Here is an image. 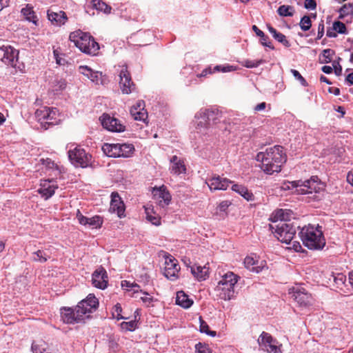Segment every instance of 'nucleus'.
Listing matches in <instances>:
<instances>
[{"label":"nucleus","mask_w":353,"mask_h":353,"mask_svg":"<svg viewBox=\"0 0 353 353\" xmlns=\"http://www.w3.org/2000/svg\"><path fill=\"white\" fill-rule=\"evenodd\" d=\"M334 50L327 48L325 49L322 52V58L323 59L321 61L322 63H328L332 61V57L334 55Z\"/></svg>","instance_id":"nucleus-43"},{"label":"nucleus","mask_w":353,"mask_h":353,"mask_svg":"<svg viewBox=\"0 0 353 353\" xmlns=\"http://www.w3.org/2000/svg\"><path fill=\"white\" fill-rule=\"evenodd\" d=\"M200 322V332L203 333H205L208 335L211 336H215L216 332L215 331L210 330V327L208 323L202 319L201 316L199 317Z\"/></svg>","instance_id":"nucleus-42"},{"label":"nucleus","mask_w":353,"mask_h":353,"mask_svg":"<svg viewBox=\"0 0 353 353\" xmlns=\"http://www.w3.org/2000/svg\"><path fill=\"white\" fill-rule=\"evenodd\" d=\"M125 204L121 200L119 193L117 192H113L111 194L110 211L112 212H117L118 216L119 218H122L125 216Z\"/></svg>","instance_id":"nucleus-14"},{"label":"nucleus","mask_w":353,"mask_h":353,"mask_svg":"<svg viewBox=\"0 0 353 353\" xmlns=\"http://www.w3.org/2000/svg\"><path fill=\"white\" fill-rule=\"evenodd\" d=\"M98 306V299L94 294H90L76 306L77 313H78V316H80L81 318H82V321H83L85 317L88 318L90 314L95 312Z\"/></svg>","instance_id":"nucleus-7"},{"label":"nucleus","mask_w":353,"mask_h":353,"mask_svg":"<svg viewBox=\"0 0 353 353\" xmlns=\"http://www.w3.org/2000/svg\"><path fill=\"white\" fill-rule=\"evenodd\" d=\"M68 157L75 166L86 168L90 163L91 155L87 154L84 149L78 146L68 151Z\"/></svg>","instance_id":"nucleus-8"},{"label":"nucleus","mask_w":353,"mask_h":353,"mask_svg":"<svg viewBox=\"0 0 353 353\" xmlns=\"http://www.w3.org/2000/svg\"><path fill=\"white\" fill-rule=\"evenodd\" d=\"M304 7L309 10H315L316 8V0H305Z\"/></svg>","instance_id":"nucleus-54"},{"label":"nucleus","mask_w":353,"mask_h":353,"mask_svg":"<svg viewBox=\"0 0 353 353\" xmlns=\"http://www.w3.org/2000/svg\"><path fill=\"white\" fill-rule=\"evenodd\" d=\"M104 154L110 157H119V143H104L102 146Z\"/></svg>","instance_id":"nucleus-31"},{"label":"nucleus","mask_w":353,"mask_h":353,"mask_svg":"<svg viewBox=\"0 0 353 353\" xmlns=\"http://www.w3.org/2000/svg\"><path fill=\"white\" fill-rule=\"evenodd\" d=\"M266 108V103L265 102H262L261 103H259L258 105H256L254 110L255 112H259V111H261V110H264Z\"/></svg>","instance_id":"nucleus-59"},{"label":"nucleus","mask_w":353,"mask_h":353,"mask_svg":"<svg viewBox=\"0 0 353 353\" xmlns=\"http://www.w3.org/2000/svg\"><path fill=\"white\" fill-rule=\"evenodd\" d=\"M333 30H335L337 33L339 34H346L347 33V28L343 22L339 21H334L332 24Z\"/></svg>","instance_id":"nucleus-46"},{"label":"nucleus","mask_w":353,"mask_h":353,"mask_svg":"<svg viewBox=\"0 0 353 353\" xmlns=\"http://www.w3.org/2000/svg\"><path fill=\"white\" fill-rule=\"evenodd\" d=\"M128 291H130V292L132 291V294L139 293V292H142V290L140 289V286L135 283H132V287L130 289L128 290Z\"/></svg>","instance_id":"nucleus-58"},{"label":"nucleus","mask_w":353,"mask_h":353,"mask_svg":"<svg viewBox=\"0 0 353 353\" xmlns=\"http://www.w3.org/2000/svg\"><path fill=\"white\" fill-rule=\"evenodd\" d=\"M143 294V296H141L140 299L147 305L150 306L152 305V303L153 301V297L149 296L148 293L143 292H142Z\"/></svg>","instance_id":"nucleus-53"},{"label":"nucleus","mask_w":353,"mask_h":353,"mask_svg":"<svg viewBox=\"0 0 353 353\" xmlns=\"http://www.w3.org/2000/svg\"><path fill=\"white\" fill-rule=\"evenodd\" d=\"M264 61L263 59L259 60H250L247 59L244 61V66L248 68H256L260 64L263 63Z\"/></svg>","instance_id":"nucleus-47"},{"label":"nucleus","mask_w":353,"mask_h":353,"mask_svg":"<svg viewBox=\"0 0 353 353\" xmlns=\"http://www.w3.org/2000/svg\"><path fill=\"white\" fill-rule=\"evenodd\" d=\"M196 353H212L209 347L206 345H203L201 343L195 346Z\"/></svg>","instance_id":"nucleus-50"},{"label":"nucleus","mask_w":353,"mask_h":353,"mask_svg":"<svg viewBox=\"0 0 353 353\" xmlns=\"http://www.w3.org/2000/svg\"><path fill=\"white\" fill-rule=\"evenodd\" d=\"M230 205V203L227 201H222L220 203L219 208L221 211H225Z\"/></svg>","instance_id":"nucleus-60"},{"label":"nucleus","mask_w":353,"mask_h":353,"mask_svg":"<svg viewBox=\"0 0 353 353\" xmlns=\"http://www.w3.org/2000/svg\"><path fill=\"white\" fill-rule=\"evenodd\" d=\"M35 115L39 121H45L47 123L50 125H54L57 123V112L54 108L43 107L39 110H37Z\"/></svg>","instance_id":"nucleus-16"},{"label":"nucleus","mask_w":353,"mask_h":353,"mask_svg":"<svg viewBox=\"0 0 353 353\" xmlns=\"http://www.w3.org/2000/svg\"><path fill=\"white\" fill-rule=\"evenodd\" d=\"M103 127L111 132H121L125 130V126L118 119L103 114L101 117Z\"/></svg>","instance_id":"nucleus-10"},{"label":"nucleus","mask_w":353,"mask_h":353,"mask_svg":"<svg viewBox=\"0 0 353 353\" xmlns=\"http://www.w3.org/2000/svg\"><path fill=\"white\" fill-rule=\"evenodd\" d=\"M49 256L41 250H39L33 253L32 261L35 262L45 263L48 261Z\"/></svg>","instance_id":"nucleus-40"},{"label":"nucleus","mask_w":353,"mask_h":353,"mask_svg":"<svg viewBox=\"0 0 353 353\" xmlns=\"http://www.w3.org/2000/svg\"><path fill=\"white\" fill-rule=\"evenodd\" d=\"M92 8L108 14L111 12L112 8L103 0H91Z\"/></svg>","instance_id":"nucleus-33"},{"label":"nucleus","mask_w":353,"mask_h":353,"mask_svg":"<svg viewBox=\"0 0 353 353\" xmlns=\"http://www.w3.org/2000/svg\"><path fill=\"white\" fill-rule=\"evenodd\" d=\"M215 114H218V111L210 110H205L203 111H201L199 112L200 117L204 119L205 121L204 122L200 121L197 124V125L206 128L209 124V121H210L211 119H214L212 117Z\"/></svg>","instance_id":"nucleus-36"},{"label":"nucleus","mask_w":353,"mask_h":353,"mask_svg":"<svg viewBox=\"0 0 353 353\" xmlns=\"http://www.w3.org/2000/svg\"><path fill=\"white\" fill-rule=\"evenodd\" d=\"M119 85L123 94H130L135 90V84L132 81L126 65L121 66L119 71Z\"/></svg>","instance_id":"nucleus-9"},{"label":"nucleus","mask_w":353,"mask_h":353,"mask_svg":"<svg viewBox=\"0 0 353 353\" xmlns=\"http://www.w3.org/2000/svg\"><path fill=\"white\" fill-rule=\"evenodd\" d=\"M61 316L65 323L73 324L82 321V318L78 316L77 310L71 307H63L61 310Z\"/></svg>","instance_id":"nucleus-19"},{"label":"nucleus","mask_w":353,"mask_h":353,"mask_svg":"<svg viewBox=\"0 0 353 353\" xmlns=\"http://www.w3.org/2000/svg\"><path fill=\"white\" fill-rule=\"evenodd\" d=\"M48 19L54 24L61 26L66 23L68 17L65 12H53L50 10L47 12Z\"/></svg>","instance_id":"nucleus-25"},{"label":"nucleus","mask_w":353,"mask_h":353,"mask_svg":"<svg viewBox=\"0 0 353 353\" xmlns=\"http://www.w3.org/2000/svg\"><path fill=\"white\" fill-rule=\"evenodd\" d=\"M176 303L183 308L188 309L192 306L193 301L183 291H179L176 293Z\"/></svg>","instance_id":"nucleus-30"},{"label":"nucleus","mask_w":353,"mask_h":353,"mask_svg":"<svg viewBox=\"0 0 353 353\" xmlns=\"http://www.w3.org/2000/svg\"><path fill=\"white\" fill-rule=\"evenodd\" d=\"M152 194L159 201V205L163 208L168 205L171 201V194L164 185L159 188L154 187L152 190Z\"/></svg>","instance_id":"nucleus-15"},{"label":"nucleus","mask_w":353,"mask_h":353,"mask_svg":"<svg viewBox=\"0 0 353 353\" xmlns=\"http://www.w3.org/2000/svg\"><path fill=\"white\" fill-rule=\"evenodd\" d=\"M232 190L240 194L248 201H252L254 200V196L253 193L243 185L234 184L232 186Z\"/></svg>","instance_id":"nucleus-28"},{"label":"nucleus","mask_w":353,"mask_h":353,"mask_svg":"<svg viewBox=\"0 0 353 353\" xmlns=\"http://www.w3.org/2000/svg\"><path fill=\"white\" fill-rule=\"evenodd\" d=\"M21 12L27 21L33 23L36 26L38 24L37 16L30 4H26V7L21 9Z\"/></svg>","instance_id":"nucleus-29"},{"label":"nucleus","mask_w":353,"mask_h":353,"mask_svg":"<svg viewBox=\"0 0 353 353\" xmlns=\"http://www.w3.org/2000/svg\"><path fill=\"white\" fill-rule=\"evenodd\" d=\"M52 182L51 180H43L41 181L40 188L38 190V192L45 199L50 198L55 192V190L58 188V186L54 184H50Z\"/></svg>","instance_id":"nucleus-23"},{"label":"nucleus","mask_w":353,"mask_h":353,"mask_svg":"<svg viewBox=\"0 0 353 353\" xmlns=\"http://www.w3.org/2000/svg\"><path fill=\"white\" fill-rule=\"evenodd\" d=\"M69 39L81 52L90 55L98 54L99 45L90 34L78 30L70 34Z\"/></svg>","instance_id":"nucleus-3"},{"label":"nucleus","mask_w":353,"mask_h":353,"mask_svg":"<svg viewBox=\"0 0 353 353\" xmlns=\"http://www.w3.org/2000/svg\"><path fill=\"white\" fill-rule=\"evenodd\" d=\"M340 18H343L344 16L353 14V4L347 3L343 5L340 9Z\"/></svg>","instance_id":"nucleus-45"},{"label":"nucleus","mask_w":353,"mask_h":353,"mask_svg":"<svg viewBox=\"0 0 353 353\" xmlns=\"http://www.w3.org/2000/svg\"><path fill=\"white\" fill-rule=\"evenodd\" d=\"M291 72L292 73L294 77L297 80H299L300 81L301 85H303V86H307V83L306 80L302 77V75L299 73V71H297L296 70L292 69L291 70Z\"/></svg>","instance_id":"nucleus-52"},{"label":"nucleus","mask_w":353,"mask_h":353,"mask_svg":"<svg viewBox=\"0 0 353 353\" xmlns=\"http://www.w3.org/2000/svg\"><path fill=\"white\" fill-rule=\"evenodd\" d=\"M303 245L310 250H321L325 245L321 227L308 225L304 226L299 232Z\"/></svg>","instance_id":"nucleus-2"},{"label":"nucleus","mask_w":353,"mask_h":353,"mask_svg":"<svg viewBox=\"0 0 353 353\" xmlns=\"http://www.w3.org/2000/svg\"><path fill=\"white\" fill-rule=\"evenodd\" d=\"M80 73L90 79L92 82L98 84L101 81L102 73L94 71L86 65H81L79 68Z\"/></svg>","instance_id":"nucleus-26"},{"label":"nucleus","mask_w":353,"mask_h":353,"mask_svg":"<svg viewBox=\"0 0 353 353\" xmlns=\"http://www.w3.org/2000/svg\"><path fill=\"white\" fill-rule=\"evenodd\" d=\"M259 37H260V42L263 46H266L271 50L274 49V47L272 46L271 41H270L269 37L267 35L263 34V36H261Z\"/></svg>","instance_id":"nucleus-51"},{"label":"nucleus","mask_w":353,"mask_h":353,"mask_svg":"<svg viewBox=\"0 0 353 353\" xmlns=\"http://www.w3.org/2000/svg\"><path fill=\"white\" fill-rule=\"evenodd\" d=\"M137 323L134 321L128 322H123L121 323V327L123 330L126 331H133L136 329Z\"/></svg>","instance_id":"nucleus-48"},{"label":"nucleus","mask_w":353,"mask_h":353,"mask_svg":"<svg viewBox=\"0 0 353 353\" xmlns=\"http://www.w3.org/2000/svg\"><path fill=\"white\" fill-rule=\"evenodd\" d=\"M252 29L258 37L263 36L264 34V32L260 29H259V28L256 25L252 26Z\"/></svg>","instance_id":"nucleus-62"},{"label":"nucleus","mask_w":353,"mask_h":353,"mask_svg":"<svg viewBox=\"0 0 353 353\" xmlns=\"http://www.w3.org/2000/svg\"><path fill=\"white\" fill-rule=\"evenodd\" d=\"M332 66L336 75L340 76L342 73V66L340 65L339 62L334 61L332 63Z\"/></svg>","instance_id":"nucleus-56"},{"label":"nucleus","mask_w":353,"mask_h":353,"mask_svg":"<svg viewBox=\"0 0 353 353\" xmlns=\"http://www.w3.org/2000/svg\"><path fill=\"white\" fill-rule=\"evenodd\" d=\"M145 102L142 100L138 101L136 104L130 108V114L134 120L145 122L148 119V112L145 109Z\"/></svg>","instance_id":"nucleus-18"},{"label":"nucleus","mask_w":353,"mask_h":353,"mask_svg":"<svg viewBox=\"0 0 353 353\" xmlns=\"http://www.w3.org/2000/svg\"><path fill=\"white\" fill-rule=\"evenodd\" d=\"M92 282L94 287L105 289L108 285V275L105 270L100 267L96 270L92 276Z\"/></svg>","instance_id":"nucleus-17"},{"label":"nucleus","mask_w":353,"mask_h":353,"mask_svg":"<svg viewBox=\"0 0 353 353\" xmlns=\"http://www.w3.org/2000/svg\"><path fill=\"white\" fill-rule=\"evenodd\" d=\"M281 188L284 190L296 189L295 192L299 194H312L317 192L320 189L318 177L312 176L305 181H285L282 184Z\"/></svg>","instance_id":"nucleus-5"},{"label":"nucleus","mask_w":353,"mask_h":353,"mask_svg":"<svg viewBox=\"0 0 353 353\" xmlns=\"http://www.w3.org/2000/svg\"><path fill=\"white\" fill-rule=\"evenodd\" d=\"M103 224V219L98 215L94 216L91 218H88V223L87 225L90 226L92 228H99Z\"/></svg>","instance_id":"nucleus-41"},{"label":"nucleus","mask_w":353,"mask_h":353,"mask_svg":"<svg viewBox=\"0 0 353 353\" xmlns=\"http://www.w3.org/2000/svg\"><path fill=\"white\" fill-rule=\"evenodd\" d=\"M239 276L232 272L225 274L215 288L217 296L223 300H230L234 297V285Z\"/></svg>","instance_id":"nucleus-4"},{"label":"nucleus","mask_w":353,"mask_h":353,"mask_svg":"<svg viewBox=\"0 0 353 353\" xmlns=\"http://www.w3.org/2000/svg\"><path fill=\"white\" fill-rule=\"evenodd\" d=\"M293 296L300 306L307 307L312 305V296L307 292L299 290L294 293Z\"/></svg>","instance_id":"nucleus-24"},{"label":"nucleus","mask_w":353,"mask_h":353,"mask_svg":"<svg viewBox=\"0 0 353 353\" xmlns=\"http://www.w3.org/2000/svg\"><path fill=\"white\" fill-rule=\"evenodd\" d=\"M19 52L10 46H0V59L5 64L16 66Z\"/></svg>","instance_id":"nucleus-11"},{"label":"nucleus","mask_w":353,"mask_h":353,"mask_svg":"<svg viewBox=\"0 0 353 353\" xmlns=\"http://www.w3.org/2000/svg\"><path fill=\"white\" fill-rule=\"evenodd\" d=\"M268 29L272 34V37L279 43H281L285 47L290 46L289 41L286 39V37L283 33L277 32L276 30L270 25H268Z\"/></svg>","instance_id":"nucleus-35"},{"label":"nucleus","mask_w":353,"mask_h":353,"mask_svg":"<svg viewBox=\"0 0 353 353\" xmlns=\"http://www.w3.org/2000/svg\"><path fill=\"white\" fill-rule=\"evenodd\" d=\"M134 152V147L131 143H119V157H130Z\"/></svg>","instance_id":"nucleus-34"},{"label":"nucleus","mask_w":353,"mask_h":353,"mask_svg":"<svg viewBox=\"0 0 353 353\" xmlns=\"http://www.w3.org/2000/svg\"><path fill=\"white\" fill-rule=\"evenodd\" d=\"M10 5V0H0V11L4 8L8 7Z\"/></svg>","instance_id":"nucleus-61"},{"label":"nucleus","mask_w":353,"mask_h":353,"mask_svg":"<svg viewBox=\"0 0 353 353\" xmlns=\"http://www.w3.org/2000/svg\"><path fill=\"white\" fill-rule=\"evenodd\" d=\"M258 261L252 256H247L244 259V264L247 269L250 271L259 272L261 270L260 266L257 265Z\"/></svg>","instance_id":"nucleus-38"},{"label":"nucleus","mask_w":353,"mask_h":353,"mask_svg":"<svg viewBox=\"0 0 353 353\" xmlns=\"http://www.w3.org/2000/svg\"><path fill=\"white\" fill-rule=\"evenodd\" d=\"M205 183L211 191L225 190L233 181L219 175L214 174L210 178L207 179Z\"/></svg>","instance_id":"nucleus-13"},{"label":"nucleus","mask_w":353,"mask_h":353,"mask_svg":"<svg viewBox=\"0 0 353 353\" xmlns=\"http://www.w3.org/2000/svg\"><path fill=\"white\" fill-rule=\"evenodd\" d=\"M144 208L147 220L154 225H161V217L154 212L153 207L152 205H147Z\"/></svg>","instance_id":"nucleus-32"},{"label":"nucleus","mask_w":353,"mask_h":353,"mask_svg":"<svg viewBox=\"0 0 353 353\" xmlns=\"http://www.w3.org/2000/svg\"><path fill=\"white\" fill-rule=\"evenodd\" d=\"M321 70L326 74H330L332 72L333 68L330 65H324L322 67Z\"/></svg>","instance_id":"nucleus-63"},{"label":"nucleus","mask_w":353,"mask_h":353,"mask_svg":"<svg viewBox=\"0 0 353 353\" xmlns=\"http://www.w3.org/2000/svg\"><path fill=\"white\" fill-rule=\"evenodd\" d=\"M270 229L278 240L286 244L292 241L296 232V227L290 223H280L275 227L270 225Z\"/></svg>","instance_id":"nucleus-6"},{"label":"nucleus","mask_w":353,"mask_h":353,"mask_svg":"<svg viewBox=\"0 0 353 353\" xmlns=\"http://www.w3.org/2000/svg\"><path fill=\"white\" fill-rule=\"evenodd\" d=\"M278 14L282 17H292L294 14V9L291 6H281L278 8Z\"/></svg>","instance_id":"nucleus-39"},{"label":"nucleus","mask_w":353,"mask_h":353,"mask_svg":"<svg viewBox=\"0 0 353 353\" xmlns=\"http://www.w3.org/2000/svg\"><path fill=\"white\" fill-rule=\"evenodd\" d=\"M347 181L353 186V173L350 172L347 175Z\"/></svg>","instance_id":"nucleus-64"},{"label":"nucleus","mask_w":353,"mask_h":353,"mask_svg":"<svg viewBox=\"0 0 353 353\" xmlns=\"http://www.w3.org/2000/svg\"><path fill=\"white\" fill-rule=\"evenodd\" d=\"M256 160L261 163V170L268 174L279 172L281 167L287 161L284 148L281 145L268 148L265 152L256 154Z\"/></svg>","instance_id":"nucleus-1"},{"label":"nucleus","mask_w":353,"mask_h":353,"mask_svg":"<svg viewBox=\"0 0 353 353\" xmlns=\"http://www.w3.org/2000/svg\"><path fill=\"white\" fill-rule=\"evenodd\" d=\"M300 27L301 29L303 31L309 30L312 26V21L310 17L305 15L303 16L300 21Z\"/></svg>","instance_id":"nucleus-44"},{"label":"nucleus","mask_w":353,"mask_h":353,"mask_svg":"<svg viewBox=\"0 0 353 353\" xmlns=\"http://www.w3.org/2000/svg\"><path fill=\"white\" fill-rule=\"evenodd\" d=\"M293 212L288 209H277L274 210L270 217V221L274 223L281 221V223H286L290 221L293 216Z\"/></svg>","instance_id":"nucleus-21"},{"label":"nucleus","mask_w":353,"mask_h":353,"mask_svg":"<svg viewBox=\"0 0 353 353\" xmlns=\"http://www.w3.org/2000/svg\"><path fill=\"white\" fill-rule=\"evenodd\" d=\"M180 270L179 265L174 259H169L165 261L164 275L170 280H175L178 277Z\"/></svg>","instance_id":"nucleus-20"},{"label":"nucleus","mask_w":353,"mask_h":353,"mask_svg":"<svg viewBox=\"0 0 353 353\" xmlns=\"http://www.w3.org/2000/svg\"><path fill=\"white\" fill-rule=\"evenodd\" d=\"M324 34V22L321 21L318 26V34L316 39H321Z\"/></svg>","instance_id":"nucleus-57"},{"label":"nucleus","mask_w":353,"mask_h":353,"mask_svg":"<svg viewBox=\"0 0 353 353\" xmlns=\"http://www.w3.org/2000/svg\"><path fill=\"white\" fill-rule=\"evenodd\" d=\"M231 66H221V65H216L215 66L213 70L211 68V67H208L205 69H204L201 74H197L198 77H207L208 74H212L214 72H228L230 71Z\"/></svg>","instance_id":"nucleus-37"},{"label":"nucleus","mask_w":353,"mask_h":353,"mask_svg":"<svg viewBox=\"0 0 353 353\" xmlns=\"http://www.w3.org/2000/svg\"><path fill=\"white\" fill-rule=\"evenodd\" d=\"M257 341L260 347L268 353H276L279 350L276 340L268 332H263Z\"/></svg>","instance_id":"nucleus-12"},{"label":"nucleus","mask_w":353,"mask_h":353,"mask_svg":"<svg viewBox=\"0 0 353 353\" xmlns=\"http://www.w3.org/2000/svg\"><path fill=\"white\" fill-rule=\"evenodd\" d=\"M170 161L171 164L170 167L171 173L179 175L186 172V166L182 159L178 157L176 155H174L171 157Z\"/></svg>","instance_id":"nucleus-22"},{"label":"nucleus","mask_w":353,"mask_h":353,"mask_svg":"<svg viewBox=\"0 0 353 353\" xmlns=\"http://www.w3.org/2000/svg\"><path fill=\"white\" fill-rule=\"evenodd\" d=\"M121 312H122V307H121V304L117 303L114 306V312H113V314H112L113 316H115V318L117 320L125 319L126 318L121 315Z\"/></svg>","instance_id":"nucleus-49"},{"label":"nucleus","mask_w":353,"mask_h":353,"mask_svg":"<svg viewBox=\"0 0 353 353\" xmlns=\"http://www.w3.org/2000/svg\"><path fill=\"white\" fill-rule=\"evenodd\" d=\"M190 271L193 276L199 281L205 280L209 276L208 268L205 265H194L190 266Z\"/></svg>","instance_id":"nucleus-27"},{"label":"nucleus","mask_w":353,"mask_h":353,"mask_svg":"<svg viewBox=\"0 0 353 353\" xmlns=\"http://www.w3.org/2000/svg\"><path fill=\"white\" fill-rule=\"evenodd\" d=\"M66 87V82L65 80H60L54 85V91L59 92L64 90Z\"/></svg>","instance_id":"nucleus-55"}]
</instances>
